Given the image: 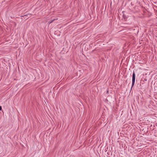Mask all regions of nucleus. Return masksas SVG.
I'll list each match as a JSON object with an SVG mask.
<instances>
[{
    "label": "nucleus",
    "mask_w": 157,
    "mask_h": 157,
    "mask_svg": "<svg viewBox=\"0 0 157 157\" xmlns=\"http://www.w3.org/2000/svg\"><path fill=\"white\" fill-rule=\"evenodd\" d=\"M56 20V19H53L52 20L50 21V22H49V23H52V22H53L55 20Z\"/></svg>",
    "instance_id": "nucleus-2"
},
{
    "label": "nucleus",
    "mask_w": 157,
    "mask_h": 157,
    "mask_svg": "<svg viewBox=\"0 0 157 157\" xmlns=\"http://www.w3.org/2000/svg\"><path fill=\"white\" fill-rule=\"evenodd\" d=\"M135 81V74L134 71L133 72L132 76V85L131 88V89L132 87L134 85Z\"/></svg>",
    "instance_id": "nucleus-1"
},
{
    "label": "nucleus",
    "mask_w": 157,
    "mask_h": 157,
    "mask_svg": "<svg viewBox=\"0 0 157 157\" xmlns=\"http://www.w3.org/2000/svg\"><path fill=\"white\" fill-rule=\"evenodd\" d=\"M28 15H30V14H28L26 15H24V16H23V17H25V16H28Z\"/></svg>",
    "instance_id": "nucleus-3"
},
{
    "label": "nucleus",
    "mask_w": 157,
    "mask_h": 157,
    "mask_svg": "<svg viewBox=\"0 0 157 157\" xmlns=\"http://www.w3.org/2000/svg\"><path fill=\"white\" fill-rule=\"evenodd\" d=\"M2 109V108L1 106H0V110H1Z\"/></svg>",
    "instance_id": "nucleus-4"
}]
</instances>
